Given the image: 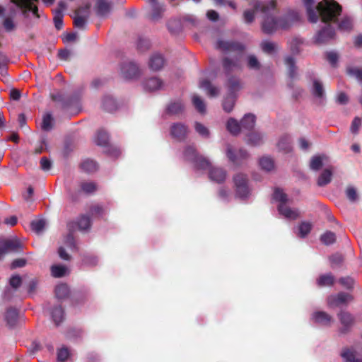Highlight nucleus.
<instances>
[{
	"mask_svg": "<svg viewBox=\"0 0 362 362\" xmlns=\"http://www.w3.org/2000/svg\"><path fill=\"white\" fill-rule=\"evenodd\" d=\"M254 8L255 11H259L264 14L262 29L266 34H272L279 28L287 29L300 20L299 13L296 11H289L282 18L277 19L276 18L277 9L275 0L269 2L257 1Z\"/></svg>",
	"mask_w": 362,
	"mask_h": 362,
	"instance_id": "1",
	"label": "nucleus"
},
{
	"mask_svg": "<svg viewBox=\"0 0 362 362\" xmlns=\"http://www.w3.org/2000/svg\"><path fill=\"white\" fill-rule=\"evenodd\" d=\"M306 7L308 20L311 23H316L320 17L325 23L335 22L341 14L342 8L334 0H322L313 8L314 0H302Z\"/></svg>",
	"mask_w": 362,
	"mask_h": 362,
	"instance_id": "2",
	"label": "nucleus"
},
{
	"mask_svg": "<svg viewBox=\"0 0 362 362\" xmlns=\"http://www.w3.org/2000/svg\"><path fill=\"white\" fill-rule=\"evenodd\" d=\"M40 0H10L21 12L25 19L30 18V14L35 19L40 18L42 14L39 11L37 3Z\"/></svg>",
	"mask_w": 362,
	"mask_h": 362,
	"instance_id": "3",
	"label": "nucleus"
},
{
	"mask_svg": "<svg viewBox=\"0 0 362 362\" xmlns=\"http://www.w3.org/2000/svg\"><path fill=\"white\" fill-rule=\"evenodd\" d=\"M235 196L241 199H247L250 194L248 178L246 175L238 173L233 177Z\"/></svg>",
	"mask_w": 362,
	"mask_h": 362,
	"instance_id": "4",
	"label": "nucleus"
},
{
	"mask_svg": "<svg viewBox=\"0 0 362 362\" xmlns=\"http://www.w3.org/2000/svg\"><path fill=\"white\" fill-rule=\"evenodd\" d=\"M22 250V243L16 238H0V259L10 252H18Z\"/></svg>",
	"mask_w": 362,
	"mask_h": 362,
	"instance_id": "5",
	"label": "nucleus"
},
{
	"mask_svg": "<svg viewBox=\"0 0 362 362\" xmlns=\"http://www.w3.org/2000/svg\"><path fill=\"white\" fill-rule=\"evenodd\" d=\"M337 316L342 325V327L339 329V332L341 334H346L351 331V329L354 324V317L351 313L346 311H341L338 313Z\"/></svg>",
	"mask_w": 362,
	"mask_h": 362,
	"instance_id": "6",
	"label": "nucleus"
},
{
	"mask_svg": "<svg viewBox=\"0 0 362 362\" xmlns=\"http://www.w3.org/2000/svg\"><path fill=\"white\" fill-rule=\"evenodd\" d=\"M334 29L330 25H327L317 32L315 37V43L319 45L327 43L334 39Z\"/></svg>",
	"mask_w": 362,
	"mask_h": 362,
	"instance_id": "7",
	"label": "nucleus"
},
{
	"mask_svg": "<svg viewBox=\"0 0 362 362\" xmlns=\"http://www.w3.org/2000/svg\"><path fill=\"white\" fill-rule=\"evenodd\" d=\"M227 156L234 165H240L247 160L249 154L247 151L242 148L235 152L230 146H228L227 148Z\"/></svg>",
	"mask_w": 362,
	"mask_h": 362,
	"instance_id": "8",
	"label": "nucleus"
},
{
	"mask_svg": "<svg viewBox=\"0 0 362 362\" xmlns=\"http://www.w3.org/2000/svg\"><path fill=\"white\" fill-rule=\"evenodd\" d=\"M352 300L350 294L340 292L337 295H332L327 298V304L329 307L334 308L338 307L341 305L346 303L348 301Z\"/></svg>",
	"mask_w": 362,
	"mask_h": 362,
	"instance_id": "9",
	"label": "nucleus"
},
{
	"mask_svg": "<svg viewBox=\"0 0 362 362\" xmlns=\"http://www.w3.org/2000/svg\"><path fill=\"white\" fill-rule=\"evenodd\" d=\"M76 226L80 230H88L91 226L90 217L86 215H81L76 221H71L67 224L69 230H74Z\"/></svg>",
	"mask_w": 362,
	"mask_h": 362,
	"instance_id": "10",
	"label": "nucleus"
},
{
	"mask_svg": "<svg viewBox=\"0 0 362 362\" xmlns=\"http://www.w3.org/2000/svg\"><path fill=\"white\" fill-rule=\"evenodd\" d=\"M216 47L224 52L238 51L239 52H242L244 49V47L240 43L221 40H218L216 42Z\"/></svg>",
	"mask_w": 362,
	"mask_h": 362,
	"instance_id": "11",
	"label": "nucleus"
},
{
	"mask_svg": "<svg viewBox=\"0 0 362 362\" xmlns=\"http://www.w3.org/2000/svg\"><path fill=\"white\" fill-rule=\"evenodd\" d=\"M187 134V127L182 123H174L170 127L171 136L177 141H183Z\"/></svg>",
	"mask_w": 362,
	"mask_h": 362,
	"instance_id": "12",
	"label": "nucleus"
},
{
	"mask_svg": "<svg viewBox=\"0 0 362 362\" xmlns=\"http://www.w3.org/2000/svg\"><path fill=\"white\" fill-rule=\"evenodd\" d=\"M121 72L126 78H134L139 76V69L134 62H127L122 64Z\"/></svg>",
	"mask_w": 362,
	"mask_h": 362,
	"instance_id": "13",
	"label": "nucleus"
},
{
	"mask_svg": "<svg viewBox=\"0 0 362 362\" xmlns=\"http://www.w3.org/2000/svg\"><path fill=\"white\" fill-rule=\"evenodd\" d=\"M227 177L226 171L219 167H212L209 171V177L211 181L221 184L224 182Z\"/></svg>",
	"mask_w": 362,
	"mask_h": 362,
	"instance_id": "14",
	"label": "nucleus"
},
{
	"mask_svg": "<svg viewBox=\"0 0 362 362\" xmlns=\"http://www.w3.org/2000/svg\"><path fill=\"white\" fill-rule=\"evenodd\" d=\"M50 97L53 101L60 103L62 109L69 108L74 103L72 97L66 95L62 92L52 93Z\"/></svg>",
	"mask_w": 362,
	"mask_h": 362,
	"instance_id": "15",
	"label": "nucleus"
},
{
	"mask_svg": "<svg viewBox=\"0 0 362 362\" xmlns=\"http://www.w3.org/2000/svg\"><path fill=\"white\" fill-rule=\"evenodd\" d=\"M312 318L315 323L323 326H329L333 322L332 317L324 311L315 312Z\"/></svg>",
	"mask_w": 362,
	"mask_h": 362,
	"instance_id": "16",
	"label": "nucleus"
},
{
	"mask_svg": "<svg viewBox=\"0 0 362 362\" xmlns=\"http://www.w3.org/2000/svg\"><path fill=\"white\" fill-rule=\"evenodd\" d=\"M88 6L86 7H81L78 9L76 11L75 16L74 17V25L75 27L78 28H84L86 24V20L88 18V16H80L81 13H87L88 12Z\"/></svg>",
	"mask_w": 362,
	"mask_h": 362,
	"instance_id": "17",
	"label": "nucleus"
},
{
	"mask_svg": "<svg viewBox=\"0 0 362 362\" xmlns=\"http://www.w3.org/2000/svg\"><path fill=\"white\" fill-rule=\"evenodd\" d=\"M165 60L162 54L155 53L152 54L149 59V68L155 71L160 70L165 65Z\"/></svg>",
	"mask_w": 362,
	"mask_h": 362,
	"instance_id": "18",
	"label": "nucleus"
},
{
	"mask_svg": "<svg viewBox=\"0 0 362 362\" xmlns=\"http://www.w3.org/2000/svg\"><path fill=\"white\" fill-rule=\"evenodd\" d=\"M278 210L281 215L286 218L296 220L299 217V213L296 209H292L288 207L286 204H279Z\"/></svg>",
	"mask_w": 362,
	"mask_h": 362,
	"instance_id": "19",
	"label": "nucleus"
},
{
	"mask_svg": "<svg viewBox=\"0 0 362 362\" xmlns=\"http://www.w3.org/2000/svg\"><path fill=\"white\" fill-rule=\"evenodd\" d=\"M95 9L98 16H106L110 11L111 4L107 0H98Z\"/></svg>",
	"mask_w": 362,
	"mask_h": 362,
	"instance_id": "20",
	"label": "nucleus"
},
{
	"mask_svg": "<svg viewBox=\"0 0 362 362\" xmlns=\"http://www.w3.org/2000/svg\"><path fill=\"white\" fill-rule=\"evenodd\" d=\"M163 86V81L156 77H151L144 82V87L149 91H155L160 89Z\"/></svg>",
	"mask_w": 362,
	"mask_h": 362,
	"instance_id": "21",
	"label": "nucleus"
},
{
	"mask_svg": "<svg viewBox=\"0 0 362 362\" xmlns=\"http://www.w3.org/2000/svg\"><path fill=\"white\" fill-rule=\"evenodd\" d=\"M18 312L16 308H10L6 310L5 315V320L8 327H15L18 322Z\"/></svg>",
	"mask_w": 362,
	"mask_h": 362,
	"instance_id": "22",
	"label": "nucleus"
},
{
	"mask_svg": "<svg viewBox=\"0 0 362 362\" xmlns=\"http://www.w3.org/2000/svg\"><path fill=\"white\" fill-rule=\"evenodd\" d=\"M227 88L229 95H235V93L242 88L240 80L235 76L230 77L227 82Z\"/></svg>",
	"mask_w": 362,
	"mask_h": 362,
	"instance_id": "23",
	"label": "nucleus"
},
{
	"mask_svg": "<svg viewBox=\"0 0 362 362\" xmlns=\"http://www.w3.org/2000/svg\"><path fill=\"white\" fill-rule=\"evenodd\" d=\"M199 87L206 90L207 91V95L211 98L217 96L219 93L218 88L212 86L211 82L207 79L201 81Z\"/></svg>",
	"mask_w": 362,
	"mask_h": 362,
	"instance_id": "24",
	"label": "nucleus"
},
{
	"mask_svg": "<svg viewBox=\"0 0 362 362\" xmlns=\"http://www.w3.org/2000/svg\"><path fill=\"white\" fill-rule=\"evenodd\" d=\"M185 109L183 103L178 100L170 103L167 107V113L172 115H180Z\"/></svg>",
	"mask_w": 362,
	"mask_h": 362,
	"instance_id": "25",
	"label": "nucleus"
},
{
	"mask_svg": "<svg viewBox=\"0 0 362 362\" xmlns=\"http://www.w3.org/2000/svg\"><path fill=\"white\" fill-rule=\"evenodd\" d=\"M241 128L246 130H252L255 125V116L252 114H247L240 122Z\"/></svg>",
	"mask_w": 362,
	"mask_h": 362,
	"instance_id": "26",
	"label": "nucleus"
},
{
	"mask_svg": "<svg viewBox=\"0 0 362 362\" xmlns=\"http://www.w3.org/2000/svg\"><path fill=\"white\" fill-rule=\"evenodd\" d=\"M223 67L226 74H229L234 69L240 68V64L238 60H233L225 57L223 59Z\"/></svg>",
	"mask_w": 362,
	"mask_h": 362,
	"instance_id": "27",
	"label": "nucleus"
},
{
	"mask_svg": "<svg viewBox=\"0 0 362 362\" xmlns=\"http://www.w3.org/2000/svg\"><path fill=\"white\" fill-rule=\"evenodd\" d=\"M194 165V168L198 170H206L210 169L211 163L210 161L205 157L199 155L197 158L192 163Z\"/></svg>",
	"mask_w": 362,
	"mask_h": 362,
	"instance_id": "28",
	"label": "nucleus"
},
{
	"mask_svg": "<svg viewBox=\"0 0 362 362\" xmlns=\"http://www.w3.org/2000/svg\"><path fill=\"white\" fill-rule=\"evenodd\" d=\"M51 315L52 320L56 325H59L64 320V311L60 305L54 308Z\"/></svg>",
	"mask_w": 362,
	"mask_h": 362,
	"instance_id": "29",
	"label": "nucleus"
},
{
	"mask_svg": "<svg viewBox=\"0 0 362 362\" xmlns=\"http://www.w3.org/2000/svg\"><path fill=\"white\" fill-rule=\"evenodd\" d=\"M103 108L106 112H112L117 108L116 101L110 96H105L103 100Z\"/></svg>",
	"mask_w": 362,
	"mask_h": 362,
	"instance_id": "30",
	"label": "nucleus"
},
{
	"mask_svg": "<svg viewBox=\"0 0 362 362\" xmlns=\"http://www.w3.org/2000/svg\"><path fill=\"white\" fill-rule=\"evenodd\" d=\"M334 283V277L332 274L321 275L317 280L318 286H330Z\"/></svg>",
	"mask_w": 362,
	"mask_h": 362,
	"instance_id": "31",
	"label": "nucleus"
},
{
	"mask_svg": "<svg viewBox=\"0 0 362 362\" xmlns=\"http://www.w3.org/2000/svg\"><path fill=\"white\" fill-rule=\"evenodd\" d=\"M152 11L149 14V18L153 21H158L162 18V14L164 11V8L163 6L159 5L158 4H154L151 5Z\"/></svg>",
	"mask_w": 362,
	"mask_h": 362,
	"instance_id": "32",
	"label": "nucleus"
},
{
	"mask_svg": "<svg viewBox=\"0 0 362 362\" xmlns=\"http://www.w3.org/2000/svg\"><path fill=\"white\" fill-rule=\"evenodd\" d=\"M278 148L284 153H288L291 151V139L288 135L282 136L278 143Z\"/></svg>",
	"mask_w": 362,
	"mask_h": 362,
	"instance_id": "33",
	"label": "nucleus"
},
{
	"mask_svg": "<svg viewBox=\"0 0 362 362\" xmlns=\"http://www.w3.org/2000/svg\"><path fill=\"white\" fill-rule=\"evenodd\" d=\"M54 291L56 297L59 299L66 298L69 295V288L66 284L57 285Z\"/></svg>",
	"mask_w": 362,
	"mask_h": 362,
	"instance_id": "34",
	"label": "nucleus"
},
{
	"mask_svg": "<svg viewBox=\"0 0 362 362\" xmlns=\"http://www.w3.org/2000/svg\"><path fill=\"white\" fill-rule=\"evenodd\" d=\"M332 173L329 169L322 171L317 179V185L320 187L327 185L332 180Z\"/></svg>",
	"mask_w": 362,
	"mask_h": 362,
	"instance_id": "35",
	"label": "nucleus"
},
{
	"mask_svg": "<svg viewBox=\"0 0 362 362\" xmlns=\"http://www.w3.org/2000/svg\"><path fill=\"white\" fill-rule=\"evenodd\" d=\"M95 142L98 146H107L109 144V136L103 130H99L95 139Z\"/></svg>",
	"mask_w": 362,
	"mask_h": 362,
	"instance_id": "36",
	"label": "nucleus"
},
{
	"mask_svg": "<svg viewBox=\"0 0 362 362\" xmlns=\"http://www.w3.org/2000/svg\"><path fill=\"white\" fill-rule=\"evenodd\" d=\"M285 64L288 68V74L291 78H293L296 76L297 67L293 57H287L285 59Z\"/></svg>",
	"mask_w": 362,
	"mask_h": 362,
	"instance_id": "37",
	"label": "nucleus"
},
{
	"mask_svg": "<svg viewBox=\"0 0 362 362\" xmlns=\"http://www.w3.org/2000/svg\"><path fill=\"white\" fill-rule=\"evenodd\" d=\"M226 127L228 131L235 136L238 135L242 129L240 124L233 118H230L228 120Z\"/></svg>",
	"mask_w": 362,
	"mask_h": 362,
	"instance_id": "38",
	"label": "nucleus"
},
{
	"mask_svg": "<svg viewBox=\"0 0 362 362\" xmlns=\"http://www.w3.org/2000/svg\"><path fill=\"white\" fill-rule=\"evenodd\" d=\"M81 168L88 173H94L98 169L96 162L90 159H86L81 163Z\"/></svg>",
	"mask_w": 362,
	"mask_h": 362,
	"instance_id": "39",
	"label": "nucleus"
},
{
	"mask_svg": "<svg viewBox=\"0 0 362 362\" xmlns=\"http://www.w3.org/2000/svg\"><path fill=\"white\" fill-rule=\"evenodd\" d=\"M338 28L341 31H350L353 28V20L349 16H344L339 21Z\"/></svg>",
	"mask_w": 362,
	"mask_h": 362,
	"instance_id": "40",
	"label": "nucleus"
},
{
	"mask_svg": "<svg viewBox=\"0 0 362 362\" xmlns=\"http://www.w3.org/2000/svg\"><path fill=\"white\" fill-rule=\"evenodd\" d=\"M41 128L45 132H49L53 128V117L50 113L43 116Z\"/></svg>",
	"mask_w": 362,
	"mask_h": 362,
	"instance_id": "41",
	"label": "nucleus"
},
{
	"mask_svg": "<svg viewBox=\"0 0 362 362\" xmlns=\"http://www.w3.org/2000/svg\"><path fill=\"white\" fill-rule=\"evenodd\" d=\"M235 101V95H228L223 101V108L227 112H230L233 109Z\"/></svg>",
	"mask_w": 362,
	"mask_h": 362,
	"instance_id": "42",
	"label": "nucleus"
},
{
	"mask_svg": "<svg viewBox=\"0 0 362 362\" xmlns=\"http://www.w3.org/2000/svg\"><path fill=\"white\" fill-rule=\"evenodd\" d=\"M247 143L252 146L260 145L262 143V136L259 133H250L247 135Z\"/></svg>",
	"mask_w": 362,
	"mask_h": 362,
	"instance_id": "43",
	"label": "nucleus"
},
{
	"mask_svg": "<svg viewBox=\"0 0 362 362\" xmlns=\"http://www.w3.org/2000/svg\"><path fill=\"white\" fill-rule=\"evenodd\" d=\"M312 93L314 96L322 98L324 96V88L322 84L317 80H314Z\"/></svg>",
	"mask_w": 362,
	"mask_h": 362,
	"instance_id": "44",
	"label": "nucleus"
},
{
	"mask_svg": "<svg viewBox=\"0 0 362 362\" xmlns=\"http://www.w3.org/2000/svg\"><path fill=\"white\" fill-rule=\"evenodd\" d=\"M312 229V224L310 222L303 221L298 226V236L300 238H305L308 234L310 233Z\"/></svg>",
	"mask_w": 362,
	"mask_h": 362,
	"instance_id": "45",
	"label": "nucleus"
},
{
	"mask_svg": "<svg viewBox=\"0 0 362 362\" xmlns=\"http://www.w3.org/2000/svg\"><path fill=\"white\" fill-rule=\"evenodd\" d=\"M198 156L196 149L193 146H189L185 149V158L191 163H193Z\"/></svg>",
	"mask_w": 362,
	"mask_h": 362,
	"instance_id": "46",
	"label": "nucleus"
},
{
	"mask_svg": "<svg viewBox=\"0 0 362 362\" xmlns=\"http://www.w3.org/2000/svg\"><path fill=\"white\" fill-rule=\"evenodd\" d=\"M67 268L63 265H52L51 267L52 275L56 278H60L66 274Z\"/></svg>",
	"mask_w": 362,
	"mask_h": 362,
	"instance_id": "47",
	"label": "nucleus"
},
{
	"mask_svg": "<svg viewBox=\"0 0 362 362\" xmlns=\"http://www.w3.org/2000/svg\"><path fill=\"white\" fill-rule=\"evenodd\" d=\"M80 186L81 190L86 194L93 193L98 189L97 185L93 182H82Z\"/></svg>",
	"mask_w": 362,
	"mask_h": 362,
	"instance_id": "48",
	"label": "nucleus"
},
{
	"mask_svg": "<svg viewBox=\"0 0 362 362\" xmlns=\"http://www.w3.org/2000/svg\"><path fill=\"white\" fill-rule=\"evenodd\" d=\"M192 103L199 112L201 114L205 113L206 105L200 97L198 95H194L192 97Z\"/></svg>",
	"mask_w": 362,
	"mask_h": 362,
	"instance_id": "49",
	"label": "nucleus"
},
{
	"mask_svg": "<svg viewBox=\"0 0 362 362\" xmlns=\"http://www.w3.org/2000/svg\"><path fill=\"white\" fill-rule=\"evenodd\" d=\"M54 23L57 30H60L63 27V13L61 10L54 11Z\"/></svg>",
	"mask_w": 362,
	"mask_h": 362,
	"instance_id": "50",
	"label": "nucleus"
},
{
	"mask_svg": "<svg viewBox=\"0 0 362 362\" xmlns=\"http://www.w3.org/2000/svg\"><path fill=\"white\" fill-rule=\"evenodd\" d=\"M259 165L261 168L267 171L272 170L274 167V161L271 158L263 157L259 160Z\"/></svg>",
	"mask_w": 362,
	"mask_h": 362,
	"instance_id": "51",
	"label": "nucleus"
},
{
	"mask_svg": "<svg viewBox=\"0 0 362 362\" xmlns=\"http://www.w3.org/2000/svg\"><path fill=\"white\" fill-rule=\"evenodd\" d=\"M322 158L320 156H313L310 163V168L313 170L317 171L322 167Z\"/></svg>",
	"mask_w": 362,
	"mask_h": 362,
	"instance_id": "52",
	"label": "nucleus"
},
{
	"mask_svg": "<svg viewBox=\"0 0 362 362\" xmlns=\"http://www.w3.org/2000/svg\"><path fill=\"white\" fill-rule=\"evenodd\" d=\"M320 240L324 244L327 245H331L335 242L336 235L331 231H327L321 235Z\"/></svg>",
	"mask_w": 362,
	"mask_h": 362,
	"instance_id": "53",
	"label": "nucleus"
},
{
	"mask_svg": "<svg viewBox=\"0 0 362 362\" xmlns=\"http://www.w3.org/2000/svg\"><path fill=\"white\" fill-rule=\"evenodd\" d=\"M273 198L276 201L279 202V204H286L288 201L287 194L279 188L274 190Z\"/></svg>",
	"mask_w": 362,
	"mask_h": 362,
	"instance_id": "54",
	"label": "nucleus"
},
{
	"mask_svg": "<svg viewBox=\"0 0 362 362\" xmlns=\"http://www.w3.org/2000/svg\"><path fill=\"white\" fill-rule=\"evenodd\" d=\"M82 262L86 266L94 267L98 264V259L94 255H86L83 257Z\"/></svg>",
	"mask_w": 362,
	"mask_h": 362,
	"instance_id": "55",
	"label": "nucleus"
},
{
	"mask_svg": "<svg viewBox=\"0 0 362 362\" xmlns=\"http://www.w3.org/2000/svg\"><path fill=\"white\" fill-rule=\"evenodd\" d=\"M31 229L37 233H40L45 226V221L42 219L33 221L30 223Z\"/></svg>",
	"mask_w": 362,
	"mask_h": 362,
	"instance_id": "56",
	"label": "nucleus"
},
{
	"mask_svg": "<svg viewBox=\"0 0 362 362\" xmlns=\"http://www.w3.org/2000/svg\"><path fill=\"white\" fill-rule=\"evenodd\" d=\"M70 353L66 347H62L57 351V359L58 362H64L69 357Z\"/></svg>",
	"mask_w": 362,
	"mask_h": 362,
	"instance_id": "57",
	"label": "nucleus"
},
{
	"mask_svg": "<svg viewBox=\"0 0 362 362\" xmlns=\"http://www.w3.org/2000/svg\"><path fill=\"white\" fill-rule=\"evenodd\" d=\"M196 132L203 137L208 138L209 136V129L200 122H196L194 124Z\"/></svg>",
	"mask_w": 362,
	"mask_h": 362,
	"instance_id": "58",
	"label": "nucleus"
},
{
	"mask_svg": "<svg viewBox=\"0 0 362 362\" xmlns=\"http://www.w3.org/2000/svg\"><path fill=\"white\" fill-rule=\"evenodd\" d=\"M341 356L346 362H354L356 360L355 352L349 349H344L341 354Z\"/></svg>",
	"mask_w": 362,
	"mask_h": 362,
	"instance_id": "59",
	"label": "nucleus"
},
{
	"mask_svg": "<svg viewBox=\"0 0 362 362\" xmlns=\"http://www.w3.org/2000/svg\"><path fill=\"white\" fill-rule=\"evenodd\" d=\"M2 25L6 32H11L16 28V24L11 17L5 18Z\"/></svg>",
	"mask_w": 362,
	"mask_h": 362,
	"instance_id": "60",
	"label": "nucleus"
},
{
	"mask_svg": "<svg viewBox=\"0 0 362 362\" xmlns=\"http://www.w3.org/2000/svg\"><path fill=\"white\" fill-rule=\"evenodd\" d=\"M247 66L251 69L258 70L260 68V64L254 55H250L247 58Z\"/></svg>",
	"mask_w": 362,
	"mask_h": 362,
	"instance_id": "61",
	"label": "nucleus"
},
{
	"mask_svg": "<svg viewBox=\"0 0 362 362\" xmlns=\"http://www.w3.org/2000/svg\"><path fill=\"white\" fill-rule=\"evenodd\" d=\"M261 47L264 52L271 54L275 50L276 45L269 41H264L262 42Z\"/></svg>",
	"mask_w": 362,
	"mask_h": 362,
	"instance_id": "62",
	"label": "nucleus"
},
{
	"mask_svg": "<svg viewBox=\"0 0 362 362\" xmlns=\"http://www.w3.org/2000/svg\"><path fill=\"white\" fill-rule=\"evenodd\" d=\"M347 74L356 77L358 81H362V69L349 67L346 70Z\"/></svg>",
	"mask_w": 362,
	"mask_h": 362,
	"instance_id": "63",
	"label": "nucleus"
},
{
	"mask_svg": "<svg viewBox=\"0 0 362 362\" xmlns=\"http://www.w3.org/2000/svg\"><path fill=\"white\" fill-rule=\"evenodd\" d=\"M362 122L361 119L358 117H356L352 121L350 130L352 134H357L358 133L359 129L361 126Z\"/></svg>",
	"mask_w": 362,
	"mask_h": 362,
	"instance_id": "64",
	"label": "nucleus"
}]
</instances>
